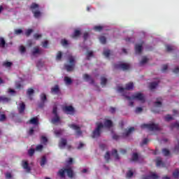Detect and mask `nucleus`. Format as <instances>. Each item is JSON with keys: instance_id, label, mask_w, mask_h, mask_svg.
I'll use <instances>...</instances> for the list:
<instances>
[{"instance_id": "54", "label": "nucleus", "mask_w": 179, "mask_h": 179, "mask_svg": "<svg viewBox=\"0 0 179 179\" xmlns=\"http://www.w3.org/2000/svg\"><path fill=\"white\" fill-rule=\"evenodd\" d=\"M166 51H173V46L171 45H166Z\"/></svg>"}, {"instance_id": "25", "label": "nucleus", "mask_w": 179, "mask_h": 179, "mask_svg": "<svg viewBox=\"0 0 179 179\" xmlns=\"http://www.w3.org/2000/svg\"><path fill=\"white\" fill-rule=\"evenodd\" d=\"M162 107V99H159L157 100V101L155 103V110H157L158 108H160Z\"/></svg>"}, {"instance_id": "30", "label": "nucleus", "mask_w": 179, "mask_h": 179, "mask_svg": "<svg viewBox=\"0 0 179 179\" xmlns=\"http://www.w3.org/2000/svg\"><path fill=\"white\" fill-rule=\"evenodd\" d=\"M64 83L66 86H69L72 83V79L68 76L64 77Z\"/></svg>"}, {"instance_id": "45", "label": "nucleus", "mask_w": 179, "mask_h": 179, "mask_svg": "<svg viewBox=\"0 0 179 179\" xmlns=\"http://www.w3.org/2000/svg\"><path fill=\"white\" fill-rule=\"evenodd\" d=\"M103 55L108 58L110 57V50H103Z\"/></svg>"}, {"instance_id": "21", "label": "nucleus", "mask_w": 179, "mask_h": 179, "mask_svg": "<svg viewBox=\"0 0 179 179\" xmlns=\"http://www.w3.org/2000/svg\"><path fill=\"white\" fill-rule=\"evenodd\" d=\"M157 167H166V164L162 161V158H157Z\"/></svg>"}, {"instance_id": "14", "label": "nucleus", "mask_w": 179, "mask_h": 179, "mask_svg": "<svg viewBox=\"0 0 179 179\" xmlns=\"http://www.w3.org/2000/svg\"><path fill=\"white\" fill-rule=\"evenodd\" d=\"M41 52H42L41 49H40L38 46H36L32 49L31 55L33 57H38V55H41Z\"/></svg>"}, {"instance_id": "41", "label": "nucleus", "mask_w": 179, "mask_h": 179, "mask_svg": "<svg viewBox=\"0 0 179 179\" xmlns=\"http://www.w3.org/2000/svg\"><path fill=\"white\" fill-rule=\"evenodd\" d=\"M157 85L158 83H151L150 84V89H156V87H157Z\"/></svg>"}, {"instance_id": "10", "label": "nucleus", "mask_w": 179, "mask_h": 179, "mask_svg": "<svg viewBox=\"0 0 179 179\" xmlns=\"http://www.w3.org/2000/svg\"><path fill=\"white\" fill-rule=\"evenodd\" d=\"M132 89H134V83H127L124 88L121 86H118L117 87V92H119V93H125L126 90H132Z\"/></svg>"}, {"instance_id": "26", "label": "nucleus", "mask_w": 179, "mask_h": 179, "mask_svg": "<svg viewBox=\"0 0 179 179\" xmlns=\"http://www.w3.org/2000/svg\"><path fill=\"white\" fill-rule=\"evenodd\" d=\"M9 101H10V98H8L5 96H0L1 103H9Z\"/></svg>"}, {"instance_id": "24", "label": "nucleus", "mask_w": 179, "mask_h": 179, "mask_svg": "<svg viewBox=\"0 0 179 179\" xmlns=\"http://www.w3.org/2000/svg\"><path fill=\"white\" fill-rule=\"evenodd\" d=\"M83 79L86 82H89V83H93V79H92V77H90V76H89L87 74H85L83 76Z\"/></svg>"}, {"instance_id": "32", "label": "nucleus", "mask_w": 179, "mask_h": 179, "mask_svg": "<svg viewBox=\"0 0 179 179\" xmlns=\"http://www.w3.org/2000/svg\"><path fill=\"white\" fill-rule=\"evenodd\" d=\"M103 27L101 26V25L94 26V28H93V29L95 31H101V30H103Z\"/></svg>"}, {"instance_id": "43", "label": "nucleus", "mask_w": 179, "mask_h": 179, "mask_svg": "<svg viewBox=\"0 0 179 179\" xmlns=\"http://www.w3.org/2000/svg\"><path fill=\"white\" fill-rule=\"evenodd\" d=\"M146 62H148V59L146 58V57H143L140 62V64L145 65V64H146Z\"/></svg>"}, {"instance_id": "7", "label": "nucleus", "mask_w": 179, "mask_h": 179, "mask_svg": "<svg viewBox=\"0 0 179 179\" xmlns=\"http://www.w3.org/2000/svg\"><path fill=\"white\" fill-rule=\"evenodd\" d=\"M143 129H148V131H160L159 124L155 123L144 124L141 125Z\"/></svg>"}, {"instance_id": "52", "label": "nucleus", "mask_w": 179, "mask_h": 179, "mask_svg": "<svg viewBox=\"0 0 179 179\" xmlns=\"http://www.w3.org/2000/svg\"><path fill=\"white\" fill-rule=\"evenodd\" d=\"M14 33L15 34L18 36L19 34H22V33H23V31L22 29H15Z\"/></svg>"}, {"instance_id": "44", "label": "nucleus", "mask_w": 179, "mask_h": 179, "mask_svg": "<svg viewBox=\"0 0 179 179\" xmlns=\"http://www.w3.org/2000/svg\"><path fill=\"white\" fill-rule=\"evenodd\" d=\"M99 41L100 43H101V44H106V37L103 36L99 37Z\"/></svg>"}, {"instance_id": "3", "label": "nucleus", "mask_w": 179, "mask_h": 179, "mask_svg": "<svg viewBox=\"0 0 179 179\" xmlns=\"http://www.w3.org/2000/svg\"><path fill=\"white\" fill-rule=\"evenodd\" d=\"M51 122L55 125L61 124V117H59V115H58V106L57 105L53 106Z\"/></svg>"}, {"instance_id": "49", "label": "nucleus", "mask_w": 179, "mask_h": 179, "mask_svg": "<svg viewBox=\"0 0 179 179\" xmlns=\"http://www.w3.org/2000/svg\"><path fill=\"white\" fill-rule=\"evenodd\" d=\"M149 140L148 138H144L141 142V146H145V145H148Z\"/></svg>"}, {"instance_id": "4", "label": "nucleus", "mask_w": 179, "mask_h": 179, "mask_svg": "<svg viewBox=\"0 0 179 179\" xmlns=\"http://www.w3.org/2000/svg\"><path fill=\"white\" fill-rule=\"evenodd\" d=\"M76 62L75 59V57L69 56L68 59V64L65 65V69L68 72H71V71H73V68H75Z\"/></svg>"}, {"instance_id": "18", "label": "nucleus", "mask_w": 179, "mask_h": 179, "mask_svg": "<svg viewBox=\"0 0 179 179\" xmlns=\"http://www.w3.org/2000/svg\"><path fill=\"white\" fill-rule=\"evenodd\" d=\"M54 134H55V136H57V138H59V136L64 135V129H55Z\"/></svg>"}, {"instance_id": "22", "label": "nucleus", "mask_w": 179, "mask_h": 179, "mask_svg": "<svg viewBox=\"0 0 179 179\" xmlns=\"http://www.w3.org/2000/svg\"><path fill=\"white\" fill-rule=\"evenodd\" d=\"M51 93H52V94H58V93H59V87H58V85H55L51 89Z\"/></svg>"}, {"instance_id": "59", "label": "nucleus", "mask_w": 179, "mask_h": 179, "mask_svg": "<svg viewBox=\"0 0 179 179\" xmlns=\"http://www.w3.org/2000/svg\"><path fill=\"white\" fill-rule=\"evenodd\" d=\"M171 128H178V129H179V122H176V123L172 124Z\"/></svg>"}, {"instance_id": "12", "label": "nucleus", "mask_w": 179, "mask_h": 179, "mask_svg": "<svg viewBox=\"0 0 179 179\" xmlns=\"http://www.w3.org/2000/svg\"><path fill=\"white\" fill-rule=\"evenodd\" d=\"M69 128L73 129L76 131V136H80L82 135V131H80V126L76 124H69Z\"/></svg>"}, {"instance_id": "48", "label": "nucleus", "mask_w": 179, "mask_h": 179, "mask_svg": "<svg viewBox=\"0 0 179 179\" xmlns=\"http://www.w3.org/2000/svg\"><path fill=\"white\" fill-rule=\"evenodd\" d=\"M41 37H43V36L41 34H35L34 35V38H35V40H38L39 38H41Z\"/></svg>"}, {"instance_id": "47", "label": "nucleus", "mask_w": 179, "mask_h": 179, "mask_svg": "<svg viewBox=\"0 0 179 179\" xmlns=\"http://www.w3.org/2000/svg\"><path fill=\"white\" fill-rule=\"evenodd\" d=\"M173 176L175 178H178V176H179V170L176 169L175 170V171L173 173Z\"/></svg>"}, {"instance_id": "5", "label": "nucleus", "mask_w": 179, "mask_h": 179, "mask_svg": "<svg viewBox=\"0 0 179 179\" xmlns=\"http://www.w3.org/2000/svg\"><path fill=\"white\" fill-rule=\"evenodd\" d=\"M65 173H66V174H67L68 177H69V178H73V177H75V173H73L72 168L61 169L59 171V176H60V177H65Z\"/></svg>"}, {"instance_id": "46", "label": "nucleus", "mask_w": 179, "mask_h": 179, "mask_svg": "<svg viewBox=\"0 0 179 179\" xmlns=\"http://www.w3.org/2000/svg\"><path fill=\"white\" fill-rule=\"evenodd\" d=\"M20 52L21 54H24L26 52V48L23 45L20 46Z\"/></svg>"}, {"instance_id": "40", "label": "nucleus", "mask_w": 179, "mask_h": 179, "mask_svg": "<svg viewBox=\"0 0 179 179\" xmlns=\"http://www.w3.org/2000/svg\"><path fill=\"white\" fill-rule=\"evenodd\" d=\"M31 33H33V29H26L25 36L29 37V36H30V34H31Z\"/></svg>"}, {"instance_id": "60", "label": "nucleus", "mask_w": 179, "mask_h": 179, "mask_svg": "<svg viewBox=\"0 0 179 179\" xmlns=\"http://www.w3.org/2000/svg\"><path fill=\"white\" fill-rule=\"evenodd\" d=\"M28 155L29 156H31L32 155H34V149H30L29 151H28Z\"/></svg>"}, {"instance_id": "58", "label": "nucleus", "mask_w": 179, "mask_h": 179, "mask_svg": "<svg viewBox=\"0 0 179 179\" xmlns=\"http://www.w3.org/2000/svg\"><path fill=\"white\" fill-rule=\"evenodd\" d=\"M169 68V66L167 64L163 65L162 66V72H165L166 71H167Z\"/></svg>"}, {"instance_id": "50", "label": "nucleus", "mask_w": 179, "mask_h": 179, "mask_svg": "<svg viewBox=\"0 0 179 179\" xmlns=\"http://www.w3.org/2000/svg\"><path fill=\"white\" fill-rule=\"evenodd\" d=\"M12 66V62H6L3 63V66H6V68H9Z\"/></svg>"}, {"instance_id": "27", "label": "nucleus", "mask_w": 179, "mask_h": 179, "mask_svg": "<svg viewBox=\"0 0 179 179\" xmlns=\"http://www.w3.org/2000/svg\"><path fill=\"white\" fill-rule=\"evenodd\" d=\"M6 45V41H5V38L1 36L0 37V48H5Z\"/></svg>"}, {"instance_id": "42", "label": "nucleus", "mask_w": 179, "mask_h": 179, "mask_svg": "<svg viewBox=\"0 0 179 179\" xmlns=\"http://www.w3.org/2000/svg\"><path fill=\"white\" fill-rule=\"evenodd\" d=\"M61 58H62V52H58L56 56L57 61H61Z\"/></svg>"}, {"instance_id": "31", "label": "nucleus", "mask_w": 179, "mask_h": 179, "mask_svg": "<svg viewBox=\"0 0 179 179\" xmlns=\"http://www.w3.org/2000/svg\"><path fill=\"white\" fill-rule=\"evenodd\" d=\"M80 36V31L76 29L75 30L74 33L71 35L73 38H78Z\"/></svg>"}, {"instance_id": "34", "label": "nucleus", "mask_w": 179, "mask_h": 179, "mask_svg": "<svg viewBox=\"0 0 179 179\" xmlns=\"http://www.w3.org/2000/svg\"><path fill=\"white\" fill-rule=\"evenodd\" d=\"M138 157H139V156L138 155L137 153H134L132 157H131V160L133 162H138Z\"/></svg>"}, {"instance_id": "51", "label": "nucleus", "mask_w": 179, "mask_h": 179, "mask_svg": "<svg viewBox=\"0 0 179 179\" xmlns=\"http://www.w3.org/2000/svg\"><path fill=\"white\" fill-rule=\"evenodd\" d=\"M92 57H93V52L92 51H88L87 54V59H90V58H92Z\"/></svg>"}, {"instance_id": "13", "label": "nucleus", "mask_w": 179, "mask_h": 179, "mask_svg": "<svg viewBox=\"0 0 179 179\" xmlns=\"http://www.w3.org/2000/svg\"><path fill=\"white\" fill-rule=\"evenodd\" d=\"M63 111L66 114L72 115L75 113V109L73 108V107H72V106H66L63 107Z\"/></svg>"}, {"instance_id": "8", "label": "nucleus", "mask_w": 179, "mask_h": 179, "mask_svg": "<svg viewBox=\"0 0 179 179\" xmlns=\"http://www.w3.org/2000/svg\"><path fill=\"white\" fill-rule=\"evenodd\" d=\"M40 8L38 4L36 3H33L31 6V10H32V13H34V17L38 19L41 17V12H40Z\"/></svg>"}, {"instance_id": "19", "label": "nucleus", "mask_w": 179, "mask_h": 179, "mask_svg": "<svg viewBox=\"0 0 179 179\" xmlns=\"http://www.w3.org/2000/svg\"><path fill=\"white\" fill-rule=\"evenodd\" d=\"M66 146V139L62 138L59 143V148L60 149H64Z\"/></svg>"}, {"instance_id": "64", "label": "nucleus", "mask_w": 179, "mask_h": 179, "mask_svg": "<svg viewBox=\"0 0 179 179\" xmlns=\"http://www.w3.org/2000/svg\"><path fill=\"white\" fill-rule=\"evenodd\" d=\"M178 72H179V67L175 68V69L173 70V73H178Z\"/></svg>"}, {"instance_id": "63", "label": "nucleus", "mask_w": 179, "mask_h": 179, "mask_svg": "<svg viewBox=\"0 0 179 179\" xmlns=\"http://www.w3.org/2000/svg\"><path fill=\"white\" fill-rule=\"evenodd\" d=\"M6 117L5 116V115H0V121H5Z\"/></svg>"}, {"instance_id": "39", "label": "nucleus", "mask_w": 179, "mask_h": 179, "mask_svg": "<svg viewBox=\"0 0 179 179\" xmlns=\"http://www.w3.org/2000/svg\"><path fill=\"white\" fill-rule=\"evenodd\" d=\"M62 45L64 46V47H66V45H69V42L68 41H66V39H62Z\"/></svg>"}, {"instance_id": "29", "label": "nucleus", "mask_w": 179, "mask_h": 179, "mask_svg": "<svg viewBox=\"0 0 179 179\" xmlns=\"http://www.w3.org/2000/svg\"><path fill=\"white\" fill-rule=\"evenodd\" d=\"M46 164H47V157H45V156H43L41 158L40 164H41V167H44V166H45Z\"/></svg>"}, {"instance_id": "1", "label": "nucleus", "mask_w": 179, "mask_h": 179, "mask_svg": "<svg viewBox=\"0 0 179 179\" xmlns=\"http://www.w3.org/2000/svg\"><path fill=\"white\" fill-rule=\"evenodd\" d=\"M103 122H99L96 123V127L92 133V138H99L101 134V129L103 128H111L113 127V122L110 120L105 119Z\"/></svg>"}, {"instance_id": "6", "label": "nucleus", "mask_w": 179, "mask_h": 179, "mask_svg": "<svg viewBox=\"0 0 179 179\" xmlns=\"http://www.w3.org/2000/svg\"><path fill=\"white\" fill-rule=\"evenodd\" d=\"M29 124L34 125V127H31L29 131V134L33 135L34 131H38V118L33 117L29 120Z\"/></svg>"}, {"instance_id": "2", "label": "nucleus", "mask_w": 179, "mask_h": 179, "mask_svg": "<svg viewBox=\"0 0 179 179\" xmlns=\"http://www.w3.org/2000/svg\"><path fill=\"white\" fill-rule=\"evenodd\" d=\"M124 96L127 100L129 106H130L131 107L134 106V100H137V101H140V103H145V101H146L145 95H143V94L141 92H137L132 95H129V94H124Z\"/></svg>"}, {"instance_id": "23", "label": "nucleus", "mask_w": 179, "mask_h": 179, "mask_svg": "<svg viewBox=\"0 0 179 179\" xmlns=\"http://www.w3.org/2000/svg\"><path fill=\"white\" fill-rule=\"evenodd\" d=\"M26 108V106L24 105V103H21L18 105V111L20 114H22V113L24 111V108Z\"/></svg>"}, {"instance_id": "38", "label": "nucleus", "mask_w": 179, "mask_h": 179, "mask_svg": "<svg viewBox=\"0 0 179 179\" xmlns=\"http://www.w3.org/2000/svg\"><path fill=\"white\" fill-rule=\"evenodd\" d=\"M41 100L43 101V103H45V101H47V96L45 94H42L41 95Z\"/></svg>"}, {"instance_id": "53", "label": "nucleus", "mask_w": 179, "mask_h": 179, "mask_svg": "<svg viewBox=\"0 0 179 179\" xmlns=\"http://www.w3.org/2000/svg\"><path fill=\"white\" fill-rule=\"evenodd\" d=\"M132 176H134V172H132V171H129L127 173V178H131Z\"/></svg>"}, {"instance_id": "36", "label": "nucleus", "mask_w": 179, "mask_h": 179, "mask_svg": "<svg viewBox=\"0 0 179 179\" xmlns=\"http://www.w3.org/2000/svg\"><path fill=\"white\" fill-rule=\"evenodd\" d=\"M162 153L164 156H170V151L166 148L162 150Z\"/></svg>"}, {"instance_id": "37", "label": "nucleus", "mask_w": 179, "mask_h": 179, "mask_svg": "<svg viewBox=\"0 0 179 179\" xmlns=\"http://www.w3.org/2000/svg\"><path fill=\"white\" fill-rule=\"evenodd\" d=\"M43 65H44V63L42 61H38L36 64V66L37 68H38V69H41Z\"/></svg>"}, {"instance_id": "55", "label": "nucleus", "mask_w": 179, "mask_h": 179, "mask_svg": "<svg viewBox=\"0 0 179 179\" xmlns=\"http://www.w3.org/2000/svg\"><path fill=\"white\" fill-rule=\"evenodd\" d=\"M135 111L137 114H139V113H142V111H143V109L141 107H138L136 108Z\"/></svg>"}, {"instance_id": "9", "label": "nucleus", "mask_w": 179, "mask_h": 179, "mask_svg": "<svg viewBox=\"0 0 179 179\" xmlns=\"http://www.w3.org/2000/svg\"><path fill=\"white\" fill-rule=\"evenodd\" d=\"M110 157H113L115 159V160H120V155H118V153L117 152V150H113L111 152V155H110V152H107L105 155V159L106 162H108L110 160Z\"/></svg>"}, {"instance_id": "17", "label": "nucleus", "mask_w": 179, "mask_h": 179, "mask_svg": "<svg viewBox=\"0 0 179 179\" xmlns=\"http://www.w3.org/2000/svg\"><path fill=\"white\" fill-rule=\"evenodd\" d=\"M22 166L25 170V171H27V173H30L31 169L27 161H22Z\"/></svg>"}, {"instance_id": "57", "label": "nucleus", "mask_w": 179, "mask_h": 179, "mask_svg": "<svg viewBox=\"0 0 179 179\" xmlns=\"http://www.w3.org/2000/svg\"><path fill=\"white\" fill-rule=\"evenodd\" d=\"M72 163H73V159L72 158H69V160L66 161L68 166H71Z\"/></svg>"}, {"instance_id": "15", "label": "nucleus", "mask_w": 179, "mask_h": 179, "mask_svg": "<svg viewBox=\"0 0 179 179\" xmlns=\"http://www.w3.org/2000/svg\"><path fill=\"white\" fill-rule=\"evenodd\" d=\"M143 43L136 44V46H135L136 54H141V52H142V50H143Z\"/></svg>"}, {"instance_id": "61", "label": "nucleus", "mask_w": 179, "mask_h": 179, "mask_svg": "<svg viewBox=\"0 0 179 179\" xmlns=\"http://www.w3.org/2000/svg\"><path fill=\"white\" fill-rule=\"evenodd\" d=\"M6 178H7V179L12 178V174L10 173H6Z\"/></svg>"}, {"instance_id": "20", "label": "nucleus", "mask_w": 179, "mask_h": 179, "mask_svg": "<svg viewBox=\"0 0 179 179\" xmlns=\"http://www.w3.org/2000/svg\"><path fill=\"white\" fill-rule=\"evenodd\" d=\"M117 68H119V69H122L123 71H127V69H129V64H120L117 65Z\"/></svg>"}, {"instance_id": "35", "label": "nucleus", "mask_w": 179, "mask_h": 179, "mask_svg": "<svg viewBox=\"0 0 179 179\" xmlns=\"http://www.w3.org/2000/svg\"><path fill=\"white\" fill-rule=\"evenodd\" d=\"M106 83H107V78H106L104 77H101V86H106Z\"/></svg>"}, {"instance_id": "11", "label": "nucleus", "mask_w": 179, "mask_h": 179, "mask_svg": "<svg viewBox=\"0 0 179 179\" xmlns=\"http://www.w3.org/2000/svg\"><path fill=\"white\" fill-rule=\"evenodd\" d=\"M47 142H48V139H47V137L42 136L41 138V143L40 145L36 146V150L38 152H41L43 149L44 148V146L47 145Z\"/></svg>"}, {"instance_id": "56", "label": "nucleus", "mask_w": 179, "mask_h": 179, "mask_svg": "<svg viewBox=\"0 0 179 179\" xmlns=\"http://www.w3.org/2000/svg\"><path fill=\"white\" fill-rule=\"evenodd\" d=\"M165 120H166V121H171V120H173V117H171V115H167L165 117Z\"/></svg>"}, {"instance_id": "28", "label": "nucleus", "mask_w": 179, "mask_h": 179, "mask_svg": "<svg viewBox=\"0 0 179 179\" xmlns=\"http://www.w3.org/2000/svg\"><path fill=\"white\" fill-rule=\"evenodd\" d=\"M134 131H135V128L134 127H131L129 129H126L124 134V136H128V135H129L130 134H132Z\"/></svg>"}, {"instance_id": "62", "label": "nucleus", "mask_w": 179, "mask_h": 179, "mask_svg": "<svg viewBox=\"0 0 179 179\" xmlns=\"http://www.w3.org/2000/svg\"><path fill=\"white\" fill-rule=\"evenodd\" d=\"M48 45V41H45L43 43V47H44V48H47Z\"/></svg>"}, {"instance_id": "16", "label": "nucleus", "mask_w": 179, "mask_h": 179, "mask_svg": "<svg viewBox=\"0 0 179 179\" xmlns=\"http://www.w3.org/2000/svg\"><path fill=\"white\" fill-rule=\"evenodd\" d=\"M159 178V176L156 174L155 172H151L150 173V176H143L141 179H157Z\"/></svg>"}, {"instance_id": "33", "label": "nucleus", "mask_w": 179, "mask_h": 179, "mask_svg": "<svg viewBox=\"0 0 179 179\" xmlns=\"http://www.w3.org/2000/svg\"><path fill=\"white\" fill-rule=\"evenodd\" d=\"M27 96L31 97V96H33V94H34V90L31 88L28 89L27 91Z\"/></svg>"}]
</instances>
